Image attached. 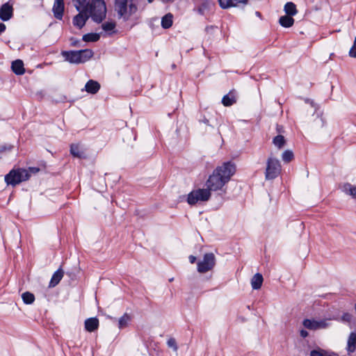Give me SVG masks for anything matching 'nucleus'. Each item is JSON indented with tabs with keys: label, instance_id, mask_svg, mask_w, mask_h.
Listing matches in <instances>:
<instances>
[{
	"label": "nucleus",
	"instance_id": "9d476101",
	"mask_svg": "<svg viewBox=\"0 0 356 356\" xmlns=\"http://www.w3.org/2000/svg\"><path fill=\"white\" fill-rule=\"evenodd\" d=\"M13 15V6L9 3L3 4L0 8V19L2 21L9 20Z\"/></svg>",
	"mask_w": 356,
	"mask_h": 356
},
{
	"label": "nucleus",
	"instance_id": "5701e85b",
	"mask_svg": "<svg viewBox=\"0 0 356 356\" xmlns=\"http://www.w3.org/2000/svg\"><path fill=\"white\" fill-rule=\"evenodd\" d=\"M173 15L171 13H168L164 15L161 19V26L165 29H169L172 25Z\"/></svg>",
	"mask_w": 356,
	"mask_h": 356
},
{
	"label": "nucleus",
	"instance_id": "a19ab883",
	"mask_svg": "<svg viewBox=\"0 0 356 356\" xmlns=\"http://www.w3.org/2000/svg\"><path fill=\"white\" fill-rule=\"evenodd\" d=\"M6 30V25L3 23H0V34Z\"/></svg>",
	"mask_w": 356,
	"mask_h": 356
},
{
	"label": "nucleus",
	"instance_id": "423d86ee",
	"mask_svg": "<svg viewBox=\"0 0 356 356\" xmlns=\"http://www.w3.org/2000/svg\"><path fill=\"white\" fill-rule=\"evenodd\" d=\"M211 193L207 188H199L192 191L187 197V202L190 205H194L197 203L206 202L209 200Z\"/></svg>",
	"mask_w": 356,
	"mask_h": 356
},
{
	"label": "nucleus",
	"instance_id": "f03ea898",
	"mask_svg": "<svg viewBox=\"0 0 356 356\" xmlns=\"http://www.w3.org/2000/svg\"><path fill=\"white\" fill-rule=\"evenodd\" d=\"M236 167L231 162H225L218 166L208 178L207 189L211 191H221L235 173Z\"/></svg>",
	"mask_w": 356,
	"mask_h": 356
},
{
	"label": "nucleus",
	"instance_id": "79ce46f5",
	"mask_svg": "<svg viewBox=\"0 0 356 356\" xmlns=\"http://www.w3.org/2000/svg\"><path fill=\"white\" fill-rule=\"evenodd\" d=\"M200 121L209 125V120L206 118H204L202 120H200Z\"/></svg>",
	"mask_w": 356,
	"mask_h": 356
},
{
	"label": "nucleus",
	"instance_id": "412c9836",
	"mask_svg": "<svg viewBox=\"0 0 356 356\" xmlns=\"http://www.w3.org/2000/svg\"><path fill=\"white\" fill-rule=\"evenodd\" d=\"M264 279L260 273H256L251 280V286L253 289H259L262 285Z\"/></svg>",
	"mask_w": 356,
	"mask_h": 356
},
{
	"label": "nucleus",
	"instance_id": "f8f14e48",
	"mask_svg": "<svg viewBox=\"0 0 356 356\" xmlns=\"http://www.w3.org/2000/svg\"><path fill=\"white\" fill-rule=\"evenodd\" d=\"M54 17L58 19H62L64 12L63 0H55L52 8Z\"/></svg>",
	"mask_w": 356,
	"mask_h": 356
},
{
	"label": "nucleus",
	"instance_id": "c756f323",
	"mask_svg": "<svg viewBox=\"0 0 356 356\" xmlns=\"http://www.w3.org/2000/svg\"><path fill=\"white\" fill-rule=\"evenodd\" d=\"M99 38L98 33H87L83 35L82 39L84 42H97Z\"/></svg>",
	"mask_w": 356,
	"mask_h": 356
},
{
	"label": "nucleus",
	"instance_id": "ea45409f",
	"mask_svg": "<svg viewBox=\"0 0 356 356\" xmlns=\"http://www.w3.org/2000/svg\"><path fill=\"white\" fill-rule=\"evenodd\" d=\"M188 259L191 264H194L196 261V257L193 255H190Z\"/></svg>",
	"mask_w": 356,
	"mask_h": 356
},
{
	"label": "nucleus",
	"instance_id": "b1692460",
	"mask_svg": "<svg viewBox=\"0 0 356 356\" xmlns=\"http://www.w3.org/2000/svg\"><path fill=\"white\" fill-rule=\"evenodd\" d=\"M284 12L288 15L294 16L298 13L296 6L293 2H287L284 6Z\"/></svg>",
	"mask_w": 356,
	"mask_h": 356
},
{
	"label": "nucleus",
	"instance_id": "a18cd8bd",
	"mask_svg": "<svg viewBox=\"0 0 356 356\" xmlns=\"http://www.w3.org/2000/svg\"><path fill=\"white\" fill-rule=\"evenodd\" d=\"M173 280H174V278H173V277H172V278H170V279L169 280V281H170V282H172Z\"/></svg>",
	"mask_w": 356,
	"mask_h": 356
},
{
	"label": "nucleus",
	"instance_id": "20e7f679",
	"mask_svg": "<svg viewBox=\"0 0 356 356\" xmlns=\"http://www.w3.org/2000/svg\"><path fill=\"white\" fill-rule=\"evenodd\" d=\"M93 51L90 49H85L79 51H63L62 56L70 63H83L93 56Z\"/></svg>",
	"mask_w": 356,
	"mask_h": 356
},
{
	"label": "nucleus",
	"instance_id": "473e14b6",
	"mask_svg": "<svg viewBox=\"0 0 356 356\" xmlns=\"http://www.w3.org/2000/svg\"><path fill=\"white\" fill-rule=\"evenodd\" d=\"M167 344H168V346L169 348H172L174 350V351H175V352L177 351L178 347H177V342L175 339L170 338V339H168L167 341Z\"/></svg>",
	"mask_w": 356,
	"mask_h": 356
},
{
	"label": "nucleus",
	"instance_id": "49530a36",
	"mask_svg": "<svg viewBox=\"0 0 356 356\" xmlns=\"http://www.w3.org/2000/svg\"><path fill=\"white\" fill-rule=\"evenodd\" d=\"M277 131H281V129H280V127H277Z\"/></svg>",
	"mask_w": 356,
	"mask_h": 356
},
{
	"label": "nucleus",
	"instance_id": "9b49d317",
	"mask_svg": "<svg viewBox=\"0 0 356 356\" xmlns=\"http://www.w3.org/2000/svg\"><path fill=\"white\" fill-rule=\"evenodd\" d=\"M219 5L222 9L236 7L240 4L246 5L248 0H218Z\"/></svg>",
	"mask_w": 356,
	"mask_h": 356
},
{
	"label": "nucleus",
	"instance_id": "c85d7f7f",
	"mask_svg": "<svg viewBox=\"0 0 356 356\" xmlns=\"http://www.w3.org/2000/svg\"><path fill=\"white\" fill-rule=\"evenodd\" d=\"M23 302L26 305L32 304L35 300V296L30 292H24L22 295Z\"/></svg>",
	"mask_w": 356,
	"mask_h": 356
},
{
	"label": "nucleus",
	"instance_id": "7ed1b4c3",
	"mask_svg": "<svg viewBox=\"0 0 356 356\" xmlns=\"http://www.w3.org/2000/svg\"><path fill=\"white\" fill-rule=\"evenodd\" d=\"M39 171L40 168L37 167H30L28 169H14L5 176V181L8 185L15 186L28 180L31 175H35Z\"/></svg>",
	"mask_w": 356,
	"mask_h": 356
},
{
	"label": "nucleus",
	"instance_id": "0eeeda50",
	"mask_svg": "<svg viewBox=\"0 0 356 356\" xmlns=\"http://www.w3.org/2000/svg\"><path fill=\"white\" fill-rule=\"evenodd\" d=\"M266 179H273L277 177L281 171V165L280 161L274 158H268L266 163Z\"/></svg>",
	"mask_w": 356,
	"mask_h": 356
},
{
	"label": "nucleus",
	"instance_id": "ddd939ff",
	"mask_svg": "<svg viewBox=\"0 0 356 356\" xmlns=\"http://www.w3.org/2000/svg\"><path fill=\"white\" fill-rule=\"evenodd\" d=\"M356 350V332H352L349 334L347 341L346 351L348 355H350Z\"/></svg>",
	"mask_w": 356,
	"mask_h": 356
},
{
	"label": "nucleus",
	"instance_id": "e433bc0d",
	"mask_svg": "<svg viewBox=\"0 0 356 356\" xmlns=\"http://www.w3.org/2000/svg\"><path fill=\"white\" fill-rule=\"evenodd\" d=\"M13 146L10 145H3L0 147V152H3L5 151H10L13 149Z\"/></svg>",
	"mask_w": 356,
	"mask_h": 356
},
{
	"label": "nucleus",
	"instance_id": "c03bdc74",
	"mask_svg": "<svg viewBox=\"0 0 356 356\" xmlns=\"http://www.w3.org/2000/svg\"><path fill=\"white\" fill-rule=\"evenodd\" d=\"M163 2H169L172 1L173 0H162Z\"/></svg>",
	"mask_w": 356,
	"mask_h": 356
},
{
	"label": "nucleus",
	"instance_id": "393cba45",
	"mask_svg": "<svg viewBox=\"0 0 356 356\" xmlns=\"http://www.w3.org/2000/svg\"><path fill=\"white\" fill-rule=\"evenodd\" d=\"M74 2V6L77 10H80L83 8H90L91 3H89V0H73Z\"/></svg>",
	"mask_w": 356,
	"mask_h": 356
},
{
	"label": "nucleus",
	"instance_id": "de8ad7c7",
	"mask_svg": "<svg viewBox=\"0 0 356 356\" xmlns=\"http://www.w3.org/2000/svg\"><path fill=\"white\" fill-rule=\"evenodd\" d=\"M277 131H281V129H280V127H277Z\"/></svg>",
	"mask_w": 356,
	"mask_h": 356
},
{
	"label": "nucleus",
	"instance_id": "09e8293b",
	"mask_svg": "<svg viewBox=\"0 0 356 356\" xmlns=\"http://www.w3.org/2000/svg\"><path fill=\"white\" fill-rule=\"evenodd\" d=\"M149 3H152L154 0H147Z\"/></svg>",
	"mask_w": 356,
	"mask_h": 356
},
{
	"label": "nucleus",
	"instance_id": "37998d69",
	"mask_svg": "<svg viewBox=\"0 0 356 356\" xmlns=\"http://www.w3.org/2000/svg\"><path fill=\"white\" fill-rule=\"evenodd\" d=\"M307 102H309V100H308ZM309 102H310V104H311L312 106H313V107H314V106H314V102H313L312 101H309Z\"/></svg>",
	"mask_w": 356,
	"mask_h": 356
},
{
	"label": "nucleus",
	"instance_id": "bb28decb",
	"mask_svg": "<svg viewBox=\"0 0 356 356\" xmlns=\"http://www.w3.org/2000/svg\"><path fill=\"white\" fill-rule=\"evenodd\" d=\"M130 321L131 316L128 314L125 313L122 317L120 318L118 321V327L120 329L126 327Z\"/></svg>",
	"mask_w": 356,
	"mask_h": 356
},
{
	"label": "nucleus",
	"instance_id": "a211bd4d",
	"mask_svg": "<svg viewBox=\"0 0 356 356\" xmlns=\"http://www.w3.org/2000/svg\"><path fill=\"white\" fill-rule=\"evenodd\" d=\"M236 102V96L233 91L229 92L222 97V103L225 106H230Z\"/></svg>",
	"mask_w": 356,
	"mask_h": 356
},
{
	"label": "nucleus",
	"instance_id": "7c9ffc66",
	"mask_svg": "<svg viewBox=\"0 0 356 356\" xmlns=\"http://www.w3.org/2000/svg\"><path fill=\"white\" fill-rule=\"evenodd\" d=\"M282 159L284 162L289 163L293 159V154L290 150H286L283 152Z\"/></svg>",
	"mask_w": 356,
	"mask_h": 356
},
{
	"label": "nucleus",
	"instance_id": "58836bf2",
	"mask_svg": "<svg viewBox=\"0 0 356 356\" xmlns=\"http://www.w3.org/2000/svg\"><path fill=\"white\" fill-rule=\"evenodd\" d=\"M207 8V5L206 4H202L199 8H198V12L203 15L204 14V9Z\"/></svg>",
	"mask_w": 356,
	"mask_h": 356
},
{
	"label": "nucleus",
	"instance_id": "1a4fd4ad",
	"mask_svg": "<svg viewBox=\"0 0 356 356\" xmlns=\"http://www.w3.org/2000/svg\"><path fill=\"white\" fill-rule=\"evenodd\" d=\"M302 325L307 329L311 330H317L326 329L330 327V319H305Z\"/></svg>",
	"mask_w": 356,
	"mask_h": 356
},
{
	"label": "nucleus",
	"instance_id": "4468645a",
	"mask_svg": "<svg viewBox=\"0 0 356 356\" xmlns=\"http://www.w3.org/2000/svg\"><path fill=\"white\" fill-rule=\"evenodd\" d=\"M85 329L90 332H94L99 327V320L97 318H89L85 321Z\"/></svg>",
	"mask_w": 356,
	"mask_h": 356
},
{
	"label": "nucleus",
	"instance_id": "cd10ccee",
	"mask_svg": "<svg viewBox=\"0 0 356 356\" xmlns=\"http://www.w3.org/2000/svg\"><path fill=\"white\" fill-rule=\"evenodd\" d=\"M273 143L277 148L282 149L286 143V140L283 136L277 135L273 138Z\"/></svg>",
	"mask_w": 356,
	"mask_h": 356
},
{
	"label": "nucleus",
	"instance_id": "aec40b11",
	"mask_svg": "<svg viewBox=\"0 0 356 356\" xmlns=\"http://www.w3.org/2000/svg\"><path fill=\"white\" fill-rule=\"evenodd\" d=\"M309 356H336V354L322 349L320 347H316L310 351Z\"/></svg>",
	"mask_w": 356,
	"mask_h": 356
},
{
	"label": "nucleus",
	"instance_id": "72a5a7b5",
	"mask_svg": "<svg viewBox=\"0 0 356 356\" xmlns=\"http://www.w3.org/2000/svg\"><path fill=\"white\" fill-rule=\"evenodd\" d=\"M352 318H353L352 314H350V313H348V312L344 313L341 317V321L345 322V323H350L352 321Z\"/></svg>",
	"mask_w": 356,
	"mask_h": 356
},
{
	"label": "nucleus",
	"instance_id": "6ab92c4d",
	"mask_svg": "<svg viewBox=\"0 0 356 356\" xmlns=\"http://www.w3.org/2000/svg\"><path fill=\"white\" fill-rule=\"evenodd\" d=\"M70 153L74 156L79 159L85 158V152L79 144H72L70 146Z\"/></svg>",
	"mask_w": 356,
	"mask_h": 356
},
{
	"label": "nucleus",
	"instance_id": "8fccbe9b",
	"mask_svg": "<svg viewBox=\"0 0 356 356\" xmlns=\"http://www.w3.org/2000/svg\"><path fill=\"white\" fill-rule=\"evenodd\" d=\"M256 14H257V15H260V13L259 12H257Z\"/></svg>",
	"mask_w": 356,
	"mask_h": 356
},
{
	"label": "nucleus",
	"instance_id": "c9c22d12",
	"mask_svg": "<svg viewBox=\"0 0 356 356\" xmlns=\"http://www.w3.org/2000/svg\"><path fill=\"white\" fill-rule=\"evenodd\" d=\"M81 41L78 39L70 38V44L72 47H80Z\"/></svg>",
	"mask_w": 356,
	"mask_h": 356
},
{
	"label": "nucleus",
	"instance_id": "f704fd0d",
	"mask_svg": "<svg viewBox=\"0 0 356 356\" xmlns=\"http://www.w3.org/2000/svg\"><path fill=\"white\" fill-rule=\"evenodd\" d=\"M349 55L353 58H356V38H355L353 47L350 49Z\"/></svg>",
	"mask_w": 356,
	"mask_h": 356
},
{
	"label": "nucleus",
	"instance_id": "39448f33",
	"mask_svg": "<svg viewBox=\"0 0 356 356\" xmlns=\"http://www.w3.org/2000/svg\"><path fill=\"white\" fill-rule=\"evenodd\" d=\"M138 10L137 6L132 1L115 0V10L118 16L124 21H127Z\"/></svg>",
	"mask_w": 356,
	"mask_h": 356
},
{
	"label": "nucleus",
	"instance_id": "a878e982",
	"mask_svg": "<svg viewBox=\"0 0 356 356\" xmlns=\"http://www.w3.org/2000/svg\"><path fill=\"white\" fill-rule=\"evenodd\" d=\"M343 191L346 194L350 195L353 198L356 199V186H353L350 184H346L343 186Z\"/></svg>",
	"mask_w": 356,
	"mask_h": 356
},
{
	"label": "nucleus",
	"instance_id": "4c0bfd02",
	"mask_svg": "<svg viewBox=\"0 0 356 356\" xmlns=\"http://www.w3.org/2000/svg\"><path fill=\"white\" fill-rule=\"evenodd\" d=\"M300 334L302 338H305L309 335V333L307 331L305 330H301L300 332Z\"/></svg>",
	"mask_w": 356,
	"mask_h": 356
},
{
	"label": "nucleus",
	"instance_id": "f257e3e1",
	"mask_svg": "<svg viewBox=\"0 0 356 356\" xmlns=\"http://www.w3.org/2000/svg\"><path fill=\"white\" fill-rule=\"evenodd\" d=\"M73 19V24L81 29L89 17L97 23H100L106 17V8L104 0H92L90 8L81 9Z\"/></svg>",
	"mask_w": 356,
	"mask_h": 356
},
{
	"label": "nucleus",
	"instance_id": "6e6552de",
	"mask_svg": "<svg viewBox=\"0 0 356 356\" xmlns=\"http://www.w3.org/2000/svg\"><path fill=\"white\" fill-rule=\"evenodd\" d=\"M216 265L215 255L211 253H206L202 261L197 263V271L200 273H205L213 268Z\"/></svg>",
	"mask_w": 356,
	"mask_h": 356
},
{
	"label": "nucleus",
	"instance_id": "4be33fe9",
	"mask_svg": "<svg viewBox=\"0 0 356 356\" xmlns=\"http://www.w3.org/2000/svg\"><path fill=\"white\" fill-rule=\"evenodd\" d=\"M279 22L282 26L289 28L293 26L294 23V19L292 17V16L286 15L282 16L280 18Z\"/></svg>",
	"mask_w": 356,
	"mask_h": 356
},
{
	"label": "nucleus",
	"instance_id": "2eb2a0df",
	"mask_svg": "<svg viewBox=\"0 0 356 356\" xmlns=\"http://www.w3.org/2000/svg\"><path fill=\"white\" fill-rule=\"evenodd\" d=\"M64 275V272L61 268H58L52 275L49 282V287L56 286L61 280Z\"/></svg>",
	"mask_w": 356,
	"mask_h": 356
},
{
	"label": "nucleus",
	"instance_id": "dca6fc26",
	"mask_svg": "<svg viewBox=\"0 0 356 356\" xmlns=\"http://www.w3.org/2000/svg\"><path fill=\"white\" fill-rule=\"evenodd\" d=\"M85 88L88 93L96 94L100 88V85L97 81L89 80L86 83Z\"/></svg>",
	"mask_w": 356,
	"mask_h": 356
},
{
	"label": "nucleus",
	"instance_id": "2f4dec72",
	"mask_svg": "<svg viewBox=\"0 0 356 356\" xmlns=\"http://www.w3.org/2000/svg\"><path fill=\"white\" fill-rule=\"evenodd\" d=\"M102 26L105 31H111L115 29V23L113 22H106L102 24Z\"/></svg>",
	"mask_w": 356,
	"mask_h": 356
},
{
	"label": "nucleus",
	"instance_id": "f3484780",
	"mask_svg": "<svg viewBox=\"0 0 356 356\" xmlns=\"http://www.w3.org/2000/svg\"><path fill=\"white\" fill-rule=\"evenodd\" d=\"M11 68L13 72L17 75H22L25 72L24 63L21 60L13 61L11 65Z\"/></svg>",
	"mask_w": 356,
	"mask_h": 356
}]
</instances>
